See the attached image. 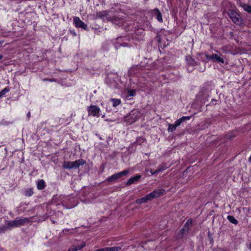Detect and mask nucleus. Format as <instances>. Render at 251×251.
Segmentation results:
<instances>
[{
  "mask_svg": "<svg viewBox=\"0 0 251 251\" xmlns=\"http://www.w3.org/2000/svg\"><path fill=\"white\" fill-rule=\"evenodd\" d=\"M27 116L28 117V118H29V117H30V112H28L27 113Z\"/></svg>",
  "mask_w": 251,
  "mask_h": 251,
  "instance_id": "obj_31",
  "label": "nucleus"
},
{
  "mask_svg": "<svg viewBox=\"0 0 251 251\" xmlns=\"http://www.w3.org/2000/svg\"><path fill=\"white\" fill-rule=\"evenodd\" d=\"M106 16V14L105 12H97L96 14V17L98 18H102Z\"/></svg>",
  "mask_w": 251,
  "mask_h": 251,
  "instance_id": "obj_23",
  "label": "nucleus"
},
{
  "mask_svg": "<svg viewBox=\"0 0 251 251\" xmlns=\"http://www.w3.org/2000/svg\"><path fill=\"white\" fill-rule=\"evenodd\" d=\"M183 231H184V229H182L180 230V232H182Z\"/></svg>",
  "mask_w": 251,
  "mask_h": 251,
  "instance_id": "obj_36",
  "label": "nucleus"
},
{
  "mask_svg": "<svg viewBox=\"0 0 251 251\" xmlns=\"http://www.w3.org/2000/svg\"><path fill=\"white\" fill-rule=\"evenodd\" d=\"M8 229L9 228H8L6 227V225L5 226L0 228V233L4 232L5 231H6L7 229Z\"/></svg>",
  "mask_w": 251,
  "mask_h": 251,
  "instance_id": "obj_28",
  "label": "nucleus"
},
{
  "mask_svg": "<svg viewBox=\"0 0 251 251\" xmlns=\"http://www.w3.org/2000/svg\"><path fill=\"white\" fill-rule=\"evenodd\" d=\"M235 137V134L231 132L227 133L226 135V137L227 139H232L233 138H234Z\"/></svg>",
  "mask_w": 251,
  "mask_h": 251,
  "instance_id": "obj_22",
  "label": "nucleus"
},
{
  "mask_svg": "<svg viewBox=\"0 0 251 251\" xmlns=\"http://www.w3.org/2000/svg\"><path fill=\"white\" fill-rule=\"evenodd\" d=\"M45 187V182L44 180L41 179L37 182V188L39 190H42Z\"/></svg>",
  "mask_w": 251,
  "mask_h": 251,
  "instance_id": "obj_13",
  "label": "nucleus"
},
{
  "mask_svg": "<svg viewBox=\"0 0 251 251\" xmlns=\"http://www.w3.org/2000/svg\"><path fill=\"white\" fill-rule=\"evenodd\" d=\"M140 116V113L138 109H133L125 117V122L128 125L134 123Z\"/></svg>",
  "mask_w": 251,
  "mask_h": 251,
  "instance_id": "obj_2",
  "label": "nucleus"
},
{
  "mask_svg": "<svg viewBox=\"0 0 251 251\" xmlns=\"http://www.w3.org/2000/svg\"><path fill=\"white\" fill-rule=\"evenodd\" d=\"M241 5L245 11L251 13V5L247 4H242Z\"/></svg>",
  "mask_w": 251,
  "mask_h": 251,
  "instance_id": "obj_18",
  "label": "nucleus"
},
{
  "mask_svg": "<svg viewBox=\"0 0 251 251\" xmlns=\"http://www.w3.org/2000/svg\"><path fill=\"white\" fill-rule=\"evenodd\" d=\"M164 192L165 191L163 189L155 190L152 192L147 195L145 197L136 200V202L138 204L146 202L148 201L162 195Z\"/></svg>",
  "mask_w": 251,
  "mask_h": 251,
  "instance_id": "obj_1",
  "label": "nucleus"
},
{
  "mask_svg": "<svg viewBox=\"0 0 251 251\" xmlns=\"http://www.w3.org/2000/svg\"><path fill=\"white\" fill-rule=\"evenodd\" d=\"M9 91V89L8 87H5L0 92V98Z\"/></svg>",
  "mask_w": 251,
  "mask_h": 251,
  "instance_id": "obj_25",
  "label": "nucleus"
},
{
  "mask_svg": "<svg viewBox=\"0 0 251 251\" xmlns=\"http://www.w3.org/2000/svg\"><path fill=\"white\" fill-rule=\"evenodd\" d=\"M141 177L140 176H136L130 178L127 182L126 185H130L133 183L134 182L138 181Z\"/></svg>",
  "mask_w": 251,
  "mask_h": 251,
  "instance_id": "obj_12",
  "label": "nucleus"
},
{
  "mask_svg": "<svg viewBox=\"0 0 251 251\" xmlns=\"http://www.w3.org/2000/svg\"><path fill=\"white\" fill-rule=\"evenodd\" d=\"M3 57V56L2 55H0V59H2Z\"/></svg>",
  "mask_w": 251,
  "mask_h": 251,
  "instance_id": "obj_33",
  "label": "nucleus"
},
{
  "mask_svg": "<svg viewBox=\"0 0 251 251\" xmlns=\"http://www.w3.org/2000/svg\"><path fill=\"white\" fill-rule=\"evenodd\" d=\"M129 173V171L128 170H125L122 172H121L119 173L115 174L111 176L108 177L107 178V180L109 182H113L116 181L117 179L123 176H126Z\"/></svg>",
  "mask_w": 251,
  "mask_h": 251,
  "instance_id": "obj_5",
  "label": "nucleus"
},
{
  "mask_svg": "<svg viewBox=\"0 0 251 251\" xmlns=\"http://www.w3.org/2000/svg\"><path fill=\"white\" fill-rule=\"evenodd\" d=\"M228 220L231 223L236 225L238 224V221L232 216L228 215L227 217Z\"/></svg>",
  "mask_w": 251,
  "mask_h": 251,
  "instance_id": "obj_15",
  "label": "nucleus"
},
{
  "mask_svg": "<svg viewBox=\"0 0 251 251\" xmlns=\"http://www.w3.org/2000/svg\"><path fill=\"white\" fill-rule=\"evenodd\" d=\"M166 169V167L165 165H161V166H159L158 168V169L155 170V173H158L159 172L163 171V170H164Z\"/></svg>",
  "mask_w": 251,
  "mask_h": 251,
  "instance_id": "obj_24",
  "label": "nucleus"
},
{
  "mask_svg": "<svg viewBox=\"0 0 251 251\" xmlns=\"http://www.w3.org/2000/svg\"><path fill=\"white\" fill-rule=\"evenodd\" d=\"M71 163L72 165V169H76L80 166L85 164L86 163V161L80 159L74 162H71Z\"/></svg>",
  "mask_w": 251,
  "mask_h": 251,
  "instance_id": "obj_9",
  "label": "nucleus"
},
{
  "mask_svg": "<svg viewBox=\"0 0 251 251\" xmlns=\"http://www.w3.org/2000/svg\"><path fill=\"white\" fill-rule=\"evenodd\" d=\"M71 162L65 161L63 163V167L64 169H72Z\"/></svg>",
  "mask_w": 251,
  "mask_h": 251,
  "instance_id": "obj_21",
  "label": "nucleus"
},
{
  "mask_svg": "<svg viewBox=\"0 0 251 251\" xmlns=\"http://www.w3.org/2000/svg\"><path fill=\"white\" fill-rule=\"evenodd\" d=\"M154 14L156 16L157 19L159 22H162V15L161 12L159 11V10L158 9H155L154 10Z\"/></svg>",
  "mask_w": 251,
  "mask_h": 251,
  "instance_id": "obj_14",
  "label": "nucleus"
},
{
  "mask_svg": "<svg viewBox=\"0 0 251 251\" xmlns=\"http://www.w3.org/2000/svg\"><path fill=\"white\" fill-rule=\"evenodd\" d=\"M71 250V251H77V249L75 247V246H73L72 247L70 248Z\"/></svg>",
  "mask_w": 251,
  "mask_h": 251,
  "instance_id": "obj_29",
  "label": "nucleus"
},
{
  "mask_svg": "<svg viewBox=\"0 0 251 251\" xmlns=\"http://www.w3.org/2000/svg\"><path fill=\"white\" fill-rule=\"evenodd\" d=\"M111 100L113 102V106L114 107H116L117 106L119 105L121 102V100L120 99H112Z\"/></svg>",
  "mask_w": 251,
  "mask_h": 251,
  "instance_id": "obj_20",
  "label": "nucleus"
},
{
  "mask_svg": "<svg viewBox=\"0 0 251 251\" xmlns=\"http://www.w3.org/2000/svg\"><path fill=\"white\" fill-rule=\"evenodd\" d=\"M33 193V192L32 191V189H28L26 190L25 192V195L28 197L31 196Z\"/></svg>",
  "mask_w": 251,
  "mask_h": 251,
  "instance_id": "obj_26",
  "label": "nucleus"
},
{
  "mask_svg": "<svg viewBox=\"0 0 251 251\" xmlns=\"http://www.w3.org/2000/svg\"><path fill=\"white\" fill-rule=\"evenodd\" d=\"M85 246V244L84 243H82L81 244L78 245L77 246H75V247L77 248V250H80L83 248Z\"/></svg>",
  "mask_w": 251,
  "mask_h": 251,
  "instance_id": "obj_27",
  "label": "nucleus"
},
{
  "mask_svg": "<svg viewBox=\"0 0 251 251\" xmlns=\"http://www.w3.org/2000/svg\"><path fill=\"white\" fill-rule=\"evenodd\" d=\"M192 117V116H183L179 119H178L176 121V126H179L182 123L187 121L189 120Z\"/></svg>",
  "mask_w": 251,
  "mask_h": 251,
  "instance_id": "obj_11",
  "label": "nucleus"
},
{
  "mask_svg": "<svg viewBox=\"0 0 251 251\" xmlns=\"http://www.w3.org/2000/svg\"><path fill=\"white\" fill-rule=\"evenodd\" d=\"M155 171H153V170H150V173L152 174V175H154V174H157V173H155Z\"/></svg>",
  "mask_w": 251,
  "mask_h": 251,
  "instance_id": "obj_30",
  "label": "nucleus"
},
{
  "mask_svg": "<svg viewBox=\"0 0 251 251\" xmlns=\"http://www.w3.org/2000/svg\"><path fill=\"white\" fill-rule=\"evenodd\" d=\"M74 23L77 27H80L83 29H86L87 25L83 22H82L79 17H74Z\"/></svg>",
  "mask_w": 251,
  "mask_h": 251,
  "instance_id": "obj_6",
  "label": "nucleus"
},
{
  "mask_svg": "<svg viewBox=\"0 0 251 251\" xmlns=\"http://www.w3.org/2000/svg\"><path fill=\"white\" fill-rule=\"evenodd\" d=\"M178 126H176V121L175 124H169V125L168 130L169 132H173L176 130V127Z\"/></svg>",
  "mask_w": 251,
  "mask_h": 251,
  "instance_id": "obj_16",
  "label": "nucleus"
},
{
  "mask_svg": "<svg viewBox=\"0 0 251 251\" xmlns=\"http://www.w3.org/2000/svg\"><path fill=\"white\" fill-rule=\"evenodd\" d=\"M28 222L29 220L26 218L8 221L6 224V227L9 229H11L13 227L23 226Z\"/></svg>",
  "mask_w": 251,
  "mask_h": 251,
  "instance_id": "obj_4",
  "label": "nucleus"
},
{
  "mask_svg": "<svg viewBox=\"0 0 251 251\" xmlns=\"http://www.w3.org/2000/svg\"><path fill=\"white\" fill-rule=\"evenodd\" d=\"M249 160H250V161H251V156L250 157V158H249Z\"/></svg>",
  "mask_w": 251,
  "mask_h": 251,
  "instance_id": "obj_35",
  "label": "nucleus"
},
{
  "mask_svg": "<svg viewBox=\"0 0 251 251\" xmlns=\"http://www.w3.org/2000/svg\"><path fill=\"white\" fill-rule=\"evenodd\" d=\"M121 249L120 246L113 247H106V251H119Z\"/></svg>",
  "mask_w": 251,
  "mask_h": 251,
  "instance_id": "obj_17",
  "label": "nucleus"
},
{
  "mask_svg": "<svg viewBox=\"0 0 251 251\" xmlns=\"http://www.w3.org/2000/svg\"><path fill=\"white\" fill-rule=\"evenodd\" d=\"M206 58L208 60H212L214 61H215L217 62H220L221 63H224V60L223 58H221L220 57L218 54H214L212 55H208L207 54H206L205 55Z\"/></svg>",
  "mask_w": 251,
  "mask_h": 251,
  "instance_id": "obj_7",
  "label": "nucleus"
},
{
  "mask_svg": "<svg viewBox=\"0 0 251 251\" xmlns=\"http://www.w3.org/2000/svg\"><path fill=\"white\" fill-rule=\"evenodd\" d=\"M69 230V229H64V231H68Z\"/></svg>",
  "mask_w": 251,
  "mask_h": 251,
  "instance_id": "obj_34",
  "label": "nucleus"
},
{
  "mask_svg": "<svg viewBox=\"0 0 251 251\" xmlns=\"http://www.w3.org/2000/svg\"><path fill=\"white\" fill-rule=\"evenodd\" d=\"M227 14L234 24L237 25H241L243 24L242 17L235 10L229 9L227 11Z\"/></svg>",
  "mask_w": 251,
  "mask_h": 251,
  "instance_id": "obj_3",
  "label": "nucleus"
},
{
  "mask_svg": "<svg viewBox=\"0 0 251 251\" xmlns=\"http://www.w3.org/2000/svg\"><path fill=\"white\" fill-rule=\"evenodd\" d=\"M186 60L189 66H195L198 65L197 62L190 55L186 56Z\"/></svg>",
  "mask_w": 251,
  "mask_h": 251,
  "instance_id": "obj_10",
  "label": "nucleus"
},
{
  "mask_svg": "<svg viewBox=\"0 0 251 251\" xmlns=\"http://www.w3.org/2000/svg\"><path fill=\"white\" fill-rule=\"evenodd\" d=\"M189 220H188L187 222H186V224H187L189 222Z\"/></svg>",
  "mask_w": 251,
  "mask_h": 251,
  "instance_id": "obj_37",
  "label": "nucleus"
},
{
  "mask_svg": "<svg viewBox=\"0 0 251 251\" xmlns=\"http://www.w3.org/2000/svg\"><path fill=\"white\" fill-rule=\"evenodd\" d=\"M135 94H136V91L135 90H134V89L129 90L127 91V95L126 96V98L129 99H130V98H129V97H131L135 96Z\"/></svg>",
  "mask_w": 251,
  "mask_h": 251,
  "instance_id": "obj_19",
  "label": "nucleus"
},
{
  "mask_svg": "<svg viewBox=\"0 0 251 251\" xmlns=\"http://www.w3.org/2000/svg\"><path fill=\"white\" fill-rule=\"evenodd\" d=\"M100 111V109L96 105H92L88 109L89 114H91L93 116H98Z\"/></svg>",
  "mask_w": 251,
  "mask_h": 251,
  "instance_id": "obj_8",
  "label": "nucleus"
},
{
  "mask_svg": "<svg viewBox=\"0 0 251 251\" xmlns=\"http://www.w3.org/2000/svg\"><path fill=\"white\" fill-rule=\"evenodd\" d=\"M248 248L251 251V243L249 244Z\"/></svg>",
  "mask_w": 251,
  "mask_h": 251,
  "instance_id": "obj_32",
  "label": "nucleus"
},
{
  "mask_svg": "<svg viewBox=\"0 0 251 251\" xmlns=\"http://www.w3.org/2000/svg\"><path fill=\"white\" fill-rule=\"evenodd\" d=\"M68 251H71V250H70V249H69V250H68Z\"/></svg>",
  "mask_w": 251,
  "mask_h": 251,
  "instance_id": "obj_38",
  "label": "nucleus"
}]
</instances>
